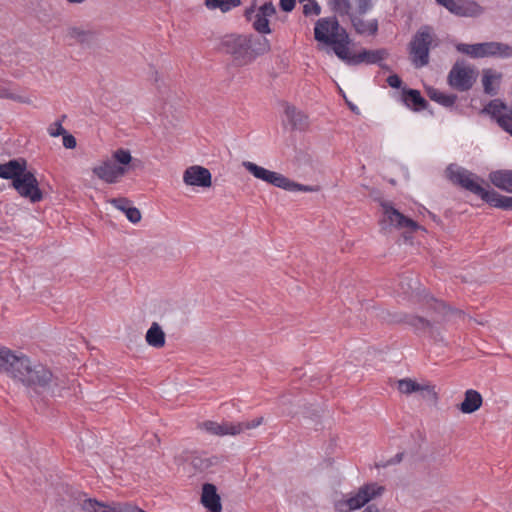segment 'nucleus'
<instances>
[{
    "instance_id": "nucleus-56",
    "label": "nucleus",
    "mask_w": 512,
    "mask_h": 512,
    "mask_svg": "<svg viewBox=\"0 0 512 512\" xmlns=\"http://www.w3.org/2000/svg\"><path fill=\"white\" fill-rule=\"evenodd\" d=\"M378 65L380 66L381 69H383L385 71H391L390 66H388L387 64L382 63V61Z\"/></svg>"
},
{
    "instance_id": "nucleus-28",
    "label": "nucleus",
    "mask_w": 512,
    "mask_h": 512,
    "mask_svg": "<svg viewBox=\"0 0 512 512\" xmlns=\"http://www.w3.org/2000/svg\"><path fill=\"white\" fill-rule=\"evenodd\" d=\"M490 182L498 189L512 193V170L500 169L489 173Z\"/></svg>"
},
{
    "instance_id": "nucleus-29",
    "label": "nucleus",
    "mask_w": 512,
    "mask_h": 512,
    "mask_svg": "<svg viewBox=\"0 0 512 512\" xmlns=\"http://www.w3.org/2000/svg\"><path fill=\"white\" fill-rule=\"evenodd\" d=\"M112 159L121 166L128 168V170L142 169L144 167L143 162L140 159L133 158L128 149H117L113 152Z\"/></svg>"
},
{
    "instance_id": "nucleus-50",
    "label": "nucleus",
    "mask_w": 512,
    "mask_h": 512,
    "mask_svg": "<svg viewBox=\"0 0 512 512\" xmlns=\"http://www.w3.org/2000/svg\"><path fill=\"white\" fill-rule=\"evenodd\" d=\"M404 452H399L395 456L388 459L384 464L383 467L391 466L400 463L403 460Z\"/></svg>"
},
{
    "instance_id": "nucleus-44",
    "label": "nucleus",
    "mask_w": 512,
    "mask_h": 512,
    "mask_svg": "<svg viewBox=\"0 0 512 512\" xmlns=\"http://www.w3.org/2000/svg\"><path fill=\"white\" fill-rule=\"evenodd\" d=\"M357 7H356V13L359 16H363L366 14L369 10L372 9L373 4L371 0H354Z\"/></svg>"
},
{
    "instance_id": "nucleus-58",
    "label": "nucleus",
    "mask_w": 512,
    "mask_h": 512,
    "mask_svg": "<svg viewBox=\"0 0 512 512\" xmlns=\"http://www.w3.org/2000/svg\"><path fill=\"white\" fill-rule=\"evenodd\" d=\"M66 119V115H62L61 118L59 120H61V123Z\"/></svg>"
},
{
    "instance_id": "nucleus-34",
    "label": "nucleus",
    "mask_w": 512,
    "mask_h": 512,
    "mask_svg": "<svg viewBox=\"0 0 512 512\" xmlns=\"http://www.w3.org/2000/svg\"><path fill=\"white\" fill-rule=\"evenodd\" d=\"M419 281L411 275H402L398 281V291L407 297L418 295Z\"/></svg>"
},
{
    "instance_id": "nucleus-8",
    "label": "nucleus",
    "mask_w": 512,
    "mask_h": 512,
    "mask_svg": "<svg viewBox=\"0 0 512 512\" xmlns=\"http://www.w3.org/2000/svg\"><path fill=\"white\" fill-rule=\"evenodd\" d=\"M380 206L383 209V214L385 216L386 221H388L390 225L394 226L397 229H408V232L403 233V237L405 238V240L412 239V236L410 235L412 232L418 229L425 230L416 221L405 216L399 210L394 208L391 202L382 200L380 201Z\"/></svg>"
},
{
    "instance_id": "nucleus-30",
    "label": "nucleus",
    "mask_w": 512,
    "mask_h": 512,
    "mask_svg": "<svg viewBox=\"0 0 512 512\" xmlns=\"http://www.w3.org/2000/svg\"><path fill=\"white\" fill-rule=\"evenodd\" d=\"M499 57L510 58L512 57V46L502 42H485L483 50V57Z\"/></svg>"
},
{
    "instance_id": "nucleus-51",
    "label": "nucleus",
    "mask_w": 512,
    "mask_h": 512,
    "mask_svg": "<svg viewBox=\"0 0 512 512\" xmlns=\"http://www.w3.org/2000/svg\"><path fill=\"white\" fill-rule=\"evenodd\" d=\"M257 12H255V5L253 4L252 6H250L249 8H247L244 12V16L246 18L247 21H252L255 19V14Z\"/></svg>"
},
{
    "instance_id": "nucleus-4",
    "label": "nucleus",
    "mask_w": 512,
    "mask_h": 512,
    "mask_svg": "<svg viewBox=\"0 0 512 512\" xmlns=\"http://www.w3.org/2000/svg\"><path fill=\"white\" fill-rule=\"evenodd\" d=\"M384 490L385 488L377 483H366L358 489L355 495L335 501L334 509L337 512H351L366 506L362 512H380L377 505L368 503L381 496Z\"/></svg>"
},
{
    "instance_id": "nucleus-11",
    "label": "nucleus",
    "mask_w": 512,
    "mask_h": 512,
    "mask_svg": "<svg viewBox=\"0 0 512 512\" xmlns=\"http://www.w3.org/2000/svg\"><path fill=\"white\" fill-rule=\"evenodd\" d=\"M399 321L410 326L416 335L427 333L435 341L444 340L441 329L435 325V321L413 314H403Z\"/></svg>"
},
{
    "instance_id": "nucleus-38",
    "label": "nucleus",
    "mask_w": 512,
    "mask_h": 512,
    "mask_svg": "<svg viewBox=\"0 0 512 512\" xmlns=\"http://www.w3.org/2000/svg\"><path fill=\"white\" fill-rule=\"evenodd\" d=\"M205 5L208 9H220L225 13L240 6L241 0H205Z\"/></svg>"
},
{
    "instance_id": "nucleus-1",
    "label": "nucleus",
    "mask_w": 512,
    "mask_h": 512,
    "mask_svg": "<svg viewBox=\"0 0 512 512\" xmlns=\"http://www.w3.org/2000/svg\"><path fill=\"white\" fill-rule=\"evenodd\" d=\"M220 50L231 57L233 66L244 67L267 54L271 44L265 36L232 33L221 39Z\"/></svg>"
},
{
    "instance_id": "nucleus-12",
    "label": "nucleus",
    "mask_w": 512,
    "mask_h": 512,
    "mask_svg": "<svg viewBox=\"0 0 512 512\" xmlns=\"http://www.w3.org/2000/svg\"><path fill=\"white\" fill-rule=\"evenodd\" d=\"M428 310L432 311L436 317L431 321H435V325H442L451 321L452 319H464L465 312L461 309L455 308L447 304L443 300L431 297L427 301Z\"/></svg>"
},
{
    "instance_id": "nucleus-37",
    "label": "nucleus",
    "mask_w": 512,
    "mask_h": 512,
    "mask_svg": "<svg viewBox=\"0 0 512 512\" xmlns=\"http://www.w3.org/2000/svg\"><path fill=\"white\" fill-rule=\"evenodd\" d=\"M484 48H485V42L477 43V44L459 43L456 45V49L458 52L467 54L472 58H483Z\"/></svg>"
},
{
    "instance_id": "nucleus-22",
    "label": "nucleus",
    "mask_w": 512,
    "mask_h": 512,
    "mask_svg": "<svg viewBox=\"0 0 512 512\" xmlns=\"http://www.w3.org/2000/svg\"><path fill=\"white\" fill-rule=\"evenodd\" d=\"M338 28L339 29H337V32H334L332 43H330L329 46L332 47L335 55L341 61H344L346 60V57L351 53L349 49L351 39L345 28H343L340 24Z\"/></svg>"
},
{
    "instance_id": "nucleus-26",
    "label": "nucleus",
    "mask_w": 512,
    "mask_h": 512,
    "mask_svg": "<svg viewBox=\"0 0 512 512\" xmlns=\"http://www.w3.org/2000/svg\"><path fill=\"white\" fill-rule=\"evenodd\" d=\"M116 209L125 214L131 223H138L141 221V212L138 208L132 206V201L126 197H117L109 200Z\"/></svg>"
},
{
    "instance_id": "nucleus-45",
    "label": "nucleus",
    "mask_w": 512,
    "mask_h": 512,
    "mask_svg": "<svg viewBox=\"0 0 512 512\" xmlns=\"http://www.w3.org/2000/svg\"><path fill=\"white\" fill-rule=\"evenodd\" d=\"M48 133L52 137H58L66 133V129H64V127L62 126L61 120H57L50 125V127L48 128Z\"/></svg>"
},
{
    "instance_id": "nucleus-7",
    "label": "nucleus",
    "mask_w": 512,
    "mask_h": 512,
    "mask_svg": "<svg viewBox=\"0 0 512 512\" xmlns=\"http://www.w3.org/2000/svg\"><path fill=\"white\" fill-rule=\"evenodd\" d=\"M11 186L17 191V193L26 199H29L32 203L40 202L43 199V192L39 188V182L35 176L34 171L28 170L20 174Z\"/></svg>"
},
{
    "instance_id": "nucleus-54",
    "label": "nucleus",
    "mask_w": 512,
    "mask_h": 512,
    "mask_svg": "<svg viewBox=\"0 0 512 512\" xmlns=\"http://www.w3.org/2000/svg\"><path fill=\"white\" fill-rule=\"evenodd\" d=\"M0 97L14 99V96L11 93H8L7 90H1Z\"/></svg>"
},
{
    "instance_id": "nucleus-35",
    "label": "nucleus",
    "mask_w": 512,
    "mask_h": 512,
    "mask_svg": "<svg viewBox=\"0 0 512 512\" xmlns=\"http://www.w3.org/2000/svg\"><path fill=\"white\" fill-rule=\"evenodd\" d=\"M190 463L192 467L198 472H205L212 466L219 463L217 456L206 457L203 455H192Z\"/></svg>"
},
{
    "instance_id": "nucleus-39",
    "label": "nucleus",
    "mask_w": 512,
    "mask_h": 512,
    "mask_svg": "<svg viewBox=\"0 0 512 512\" xmlns=\"http://www.w3.org/2000/svg\"><path fill=\"white\" fill-rule=\"evenodd\" d=\"M500 79L501 74H494L492 69H484L482 75V84L484 88V92L490 96H495L497 94V89L492 86L493 79Z\"/></svg>"
},
{
    "instance_id": "nucleus-25",
    "label": "nucleus",
    "mask_w": 512,
    "mask_h": 512,
    "mask_svg": "<svg viewBox=\"0 0 512 512\" xmlns=\"http://www.w3.org/2000/svg\"><path fill=\"white\" fill-rule=\"evenodd\" d=\"M26 167L27 160L22 157L11 159L6 163H0V178L11 180V183H13L14 179L20 176Z\"/></svg>"
},
{
    "instance_id": "nucleus-40",
    "label": "nucleus",
    "mask_w": 512,
    "mask_h": 512,
    "mask_svg": "<svg viewBox=\"0 0 512 512\" xmlns=\"http://www.w3.org/2000/svg\"><path fill=\"white\" fill-rule=\"evenodd\" d=\"M252 27L260 34L259 36H265V34H270L272 32L268 17L262 16L259 13L255 14Z\"/></svg>"
},
{
    "instance_id": "nucleus-36",
    "label": "nucleus",
    "mask_w": 512,
    "mask_h": 512,
    "mask_svg": "<svg viewBox=\"0 0 512 512\" xmlns=\"http://www.w3.org/2000/svg\"><path fill=\"white\" fill-rule=\"evenodd\" d=\"M95 34L92 30H84L76 26L70 27L67 31L68 37L77 40L80 44L89 43L95 37Z\"/></svg>"
},
{
    "instance_id": "nucleus-46",
    "label": "nucleus",
    "mask_w": 512,
    "mask_h": 512,
    "mask_svg": "<svg viewBox=\"0 0 512 512\" xmlns=\"http://www.w3.org/2000/svg\"><path fill=\"white\" fill-rule=\"evenodd\" d=\"M257 13L269 18L276 13V9L272 2H265L259 7Z\"/></svg>"
},
{
    "instance_id": "nucleus-15",
    "label": "nucleus",
    "mask_w": 512,
    "mask_h": 512,
    "mask_svg": "<svg viewBox=\"0 0 512 512\" xmlns=\"http://www.w3.org/2000/svg\"><path fill=\"white\" fill-rule=\"evenodd\" d=\"M92 172L99 179L103 180L108 184H114L118 182V179L124 176L128 172V168L121 166L115 161L106 160L100 165L95 166Z\"/></svg>"
},
{
    "instance_id": "nucleus-27",
    "label": "nucleus",
    "mask_w": 512,
    "mask_h": 512,
    "mask_svg": "<svg viewBox=\"0 0 512 512\" xmlns=\"http://www.w3.org/2000/svg\"><path fill=\"white\" fill-rule=\"evenodd\" d=\"M482 403V395L474 389H468L464 394V400L458 404V409L464 414H472L480 409Z\"/></svg>"
},
{
    "instance_id": "nucleus-32",
    "label": "nucleus",
    "mask_w": 512,
    "mask_h": 512,
    "mask_svg": "<svg viewBox=\"0 0 512 512\" xmlns=\"http://www.w3.org/2000/svg\"><path fill=\"white\" fill-rule=\"evenodd\" d=\"M165 339L166 336L161 326L157 322H153L145 335L147 344L154 348H162L165 346Z\"/></svg>"
},
{
    "instance_id": "nucleus-43",
    "label": "nucleus",
    "mask_w": 512,
    "mask_h": 512,
    "mask_svg": "<svg viewBox=\"0 0 512 512\" xmlns=\"http://www.w3.org/2000/svg\"><path fill=\"white\" fill-rule=\"evenodd\" d=\"M423 399L427 400L430 404L436 405L438 402V393L435 391L434 385H422V389H419Z\"/></svg>"
},
{
    "instance_id": "nucleus-33",
    "label": "nucleus",
    "mask_w": 512,
    "mask_h": 512,
    "mask_svg": "<svg viewBox=\"0 0 512 512\" xmlns=\"http://www.w3.org/2000/svg\"><path fill=\"white\" fill-rule=\"evenodd\" d=\"M285 114L294 130H305L308 126L307 116L296 109L295 106L287 105Z\"/></svg>"
},
{
    "instance_id": "nucleus-10",
    "label": "nucleus",
    "mask_w": 512,
    "mask_h": 512,
    "mask_svg": "<svg viewBox=\"0 0 512 512\" xmlns=\"http://www.w3.org/2000/svg\"><path fill=\"white\" fill-rule=\"evenodd\" d=\"M480 114L489 115L505 132L512 136V108L499 99H493L485 105Z\"/></svg>"
},
{
    "instance_id": "nucleus-31",
    "label": "nucleus",
    "mask_w": 512,
    "mask_h": 512,
    "mask_svg": "<svg viewBox=\"0 0 512 512\" xmlns=\"http://www.w3.org/2000/svg\"><path fill=\"white\" fill-rule=\"evenodd\" d=\"M425 92L432 101H435L445 108L453 107L458 99L456 94H445L432 86L426 87Z\"/></svg>"
},
{
    "instance_id": "nucleus-6",
    "label": "nucleus",
    "mask_w": 512,
    "mask_h": 512,
    "mask_svg": "<svg viewBox=\"0 0 512 512\" xmlns=\"http://www.w3.org/2000/svg\"><path fill=\"white\" fill-rule=\"evenodd\" d=\"M431 43L432 36L428 26L419 29L415 33L409 44L411 60L415 67L428 65Z\"/></svg>"
},
{
    "instance_id": "nucleus-48",
    "label": "nucleus",
    "mask_w": 512,
    "mask_h": 512,
    "mask_svg": "<svg viewBox=\"0 0 512 512\" xmlns=\"http://www.w3.org/2000/svg\"><path fill=\"white\" fill-rule=\"evenodd\" d=\"M386 81H387L388 85L392 88H395V89L403 88L402 87L403 81L397 74L389 75L388 78L386 79Z\"/></svg>"
},
{
    "instance_id": "nucleus-18",
    "label": "nucleus",
    "mask_w": 512,
    "mask_h": 512,
    "mask_svg": "<svg viewBox=\"0 0 512 512\" xmlns=\"http://www.w3.org/2000/svg\"><path fill=\"white\" fill-rule=\"evenodd\" d=\"M23 363H26V355H17L9 348L0 346V372L7 373L15 378V374Z\"/></svg>"
},
{
    "instance_id": "nucleus-41",
    "label": "nucleus",
    "mask_w": 512,
    "mask_h": 512,
    "mask_svg": "<svg viewBox=\"0 0 512 512\" xmlns=\"http://www.w3.org/2000/svg\"><path fill=\"white\" fill-rule=\"evenodd\" d=\"M286 191L294 192V191H302V192H314L318 190V187L303 185L297 183L288 177L285 176L284 182L282 183V188Z\"/></svg>"
},
{
    "instance_id": "nucleus-14",
    "label": "nucleus",
    "mask_w": 512,
    "mask_h": 512,
    "mask_svg": "<svg viewBox=\"0 0 512 512\" xmlns=\"http://www.w3.org/2000/svg\"><path fill=\"white\" fill-rule=\"evenodd\" d=\"M388 57V51L385 48L376 50L361 49L357 53H350L343 62L348 66H357L362 63L367 65L380 64Z\"/></svg>"
},
{
    "instance_id": "nucleus-17",
    "label": "nucleus",
    "mask_w": 512,
    "mask_h": 512,
    "mask_svg": "<svg viewBox=\"0 0 512 512\" xmlns=\"http://www.w3.org/2000/svg\"><path fill=\"white\" fill-rule=\"evenodd\" d=\"M183 181L189 186L209 188L212 185V175L207 168L194 165L184 171Z\"/></svg>"
},
{
    "instance_id": "nucleus-16",
    "label": "nucleus",
    "mask_w": 512,
    "mask_h": 512,
    "mask_svg": "<svg viewBox=\"0 0 512 512\" xmlns=\"http://www.w3.org/2000/svg\"><path fill=\"white\" fill-rule=\"evenodd\" d=\"M339 21L335 16L320 18L314 27V38L317 42L328 45L332 43L333 34L337 32Z\"/></svg>"
},
{
    "instance_id": "nucleus-49",
    "label": "nucleus",
    "mask_w": 512,
    "mask_h": 512,
    "mask_svg": "<svg viewBox=\"0 0 512 512\" xmlns=\"http://www.w3.org/2000/svg\"><path fill=\"white\" fill-rule=\"evenodd\" d=\"M296 5V0H280L279 7L283 12H291Z\"/></svg>"
},
{
    "instance_id": "nucleus-19",
    "label": "nucleus",
    "mask_w": 512,
    "mask_h": 512,
    "mask_svg": "<svg viewBox=\"0 0 512 512\" xmlns=\"http://www.w3.org/2000/svg\"><path fill=\"white\" fill-rule=\"evenodd\" d=\"M242 165L255 178L262 180L275 187L282 188V183L284 182L285 179V176L283 174L270 171L250 161H244Z\"/></svg>"
},
{
    "instance_id": "nucleus-57",
    "label": "nucleus",
    "mask_w": 512,
    "mask_h": 512,
    "mask_svg": "<svg viewBox=\"0 0 512 512\" xmlns=\"http://www.w3.org/2000/svg\"><path fill=\"white\" fill-rule=\"evenodd\" d=\"M66 1L71 4H81V3L85 2L86 0H66Z\"/></svg>"
},
{
    "instance_id": "nucleus-23",
    "label": "nucleus",
    "mask_w": 512,
    "mask_h": 512,
    "mask_svg": "<svg viewBox=\"0 0 512 512\" xmlns=\"http://www.w3.org/2000/svg\"><path fill=\"white\" fill-rule=\"evenodd\" d=\"M201 503L209 512H221L222 504L217 487L212 483H204L202 486Z\"/></svg>"
},
{
    "instance_id": "nucleus-59",
    "label": "nucleus",
    "mask_w": 512,
    "mask_h": 512,
    "mask_svg": "<svg viewBox=\"0 0 512 512\" xmlns=\"http://www.w3.org/2000/svg\"><path fill=\"white\" fill-rule=\"evenodd\" d=\"M139 512H146V511H144V510H142L141 508H139Z\"/></svg>"
},
{
    "instance_id": "nucleus-42",
    "label": "nucleus",
    "mask_w": 512,
    "mask_h": 512,
    "mask_svg": "<svg viewBox=\"0 0 512 512\" xmlns=\"http://www.w3.org/2000/svg\"><path fill=\"white\" fill-rule=\"evenodd\" d=\"M422 389V385L410 378H404L398 381V390L403 394H411Z\"/></svg>"
},
{
    "instance_id": "nucleus-55",
    "label": "nucleus",
    "mask_w": 512,
    "mask_h": 512,
    "mask_svg": "<svg viewBox=\"0 0 512 512\" xmlns=\"http://www.w3.org/2000/svg\"><path fill=\"white\" fill-rule=\"evenodd\" d=\"M428 213H429L430 218H431L435 223H437V224H441V223H442L441 219H440L437 215H435V214H434V213H432V212H428Z\"/></svg>"
},
{
    "instance_id": "nucleus-9",
    "label": "nucleus",
    "mask_w": 512,
    "mask_h": 512,
    "mask_svg": "<svg viewBox=\"0 0 512 512\" xmlns=\"http://www.w3.org/2000/svg\"><path fill=\"white\" fill-rule=\"evenodd\" d=\"M264 418L257 417L251 421H244L238 423H229L223 422L218 423L215 421H205L202 424V427L210 434L224 436V435H237L242 433L245 430H250L258 427L263 423Z\"/></svg>"
},
{
    "instance_id": "nucleus-3",
    "label": "nucleus",
    "mask_w": 512,
    "mask_h": 512,
    "mask_svg": "<svg viewBox=\"0 0 512 512\" xmlns=\"http://www.w3.org/2000/svg\"><path fill=\"white\" fill-rule=\"evenodd\" d=\"M447 178L457 186L479 196L481 200L488 205L503 209L512 210V197L499 194L497 191L483 188L480 182H484L477 174L472 173L464 168L454 169V165L450 164L447 169Z\"/></svg>"
},
{
    "instance_id": "nucleus-21",
    "label": "nucleus",
    "mask_w": 512,
    "mask_h": 512,
    "mask_svg": "<svg viewBox=\"0 0 512 512\" xmlns=\"http://www.w3.org/2000/svg\"><path fill=\"white\" fill-rule=\"evenodd\" d=\"M401 101L407 108L414 112L426 110L429 106L428 101L421 95L419 90L407 86L402 88Z\"/></svg>"
},
{
    "instance_id": "nucleus-47",
    "label": "nucleus",
    "mask_w": 512,
    "mask_h": 512,
    "mask_svg": "<svg viewBox=\"0 0 512 512\" xmlns=\"http://www.w3.org/2000/svg\"><path fill=\"white\" fill-rule=\"evenodd\" d=\"M62 137H63V146L66 149H74L76 147L77 141H76V138L72 134H70L66 131V133H64L62 135Z\"/></svg>"
},
{
    "instance_id": "nucleus-24",
    "label": "nucleus",
    "mask_w": 512,
    "mask_h": 512,
    "mask_svg": "<svg viewBox=\"0 0 512 512\" xmlns=\"http://www.w3.org/2000/svg\"><path fill=\"white\" fill-rule=\"evenodd\" d=\"M484 8L474 0H455L451 9L452 14L459 17H479L484 13Z\"/></svg>"
},
{
    "instance_id": "nucleus-5",
    "label": "nucleus",
    "mask_w": 512,
    "mask_h": 512,
    "mask_svg": "<svg viewBox=\"0 0 512 512\" xmlns=\"http://www.w3.org/2000/svg\"><path fill=\"white\" fill-rule=\"evenodd\" d=\"M329 5L332 6V10L339 15H347L350 22L359 35H376L378 32V20L372 19L368 22L364 21L360 16L350 12L351 3L350 0H328Z\"/></svg>"
},
{
    "instance_id": "nucleus-13",
    "label": "nucleus",
    "mask_w": 512,
    "mask_h": 512,
    "mask_svg": "<svg viewBox=\"0 0 512 512\" xmlns=\"http://www.w3.org/2000/svg\"><path fill=\"white\" fill-rule=\"evenodd\" d=\"M474 82L473 70L463 67L459 61L453 65L448 74L449 85L461 92L470 90Z\"/></svg>"
},
{
    "instance_id": "nucleus-20",
    "label": "nucleus",
    "mask_w": 512,
    "mask_h": 512,
    "mask_svg": "<svg viewBox=\"0 0 512 512\" xmlns=\"http://www.w3.org/2000/svg\"><path fill=\"white\" fill-rule=\"evenodd\" d=\"M81 508L85 512H139V507L129 503L108 505L99 502L95 498H86L81 503Z\"/></svg>"
},
{
    "instance_id": "nucleus-52",
    "label": "nucleus",
    "mask_w": 512,
    "mask_h": 512,
    "mask_svg": "<svg viewBox=\"0 0 512 512\" xmlns=\"http://www.w3.org/2000/svg\"><path fill=\"white\" fill-rule=\"evenodd\" d=\"M439 5L445 7L449 12L453 7L455 0H435Z\"/></svg>"
},
{
    "instance_id": "nucleus-53",
    "label": "nucleus",
    "mask_w": 512,
    "mask_h": 512,
    "mask_svg": "<svg viewBox=\"0 0 512 512\" xmlns=\"http://www.w3.org/2000/svg\"><path fill=\"white\" fill-rule=\"evenodd\" d=\"M344 98H345V101H346L348 107L350 108V110L355 112V113H359L358 107L356 105H354L352 102L348 101L345 96H344Z\"/></svg>"
},
{
    "instance_id": "nucleus-2",
    "label": "nucleus",
    "mask_w": 512,
    "mask_h": 512,
    "mask_svg": "<svg viewBox=\"0 0 512 512\" xmlns=\"http://www.w3.org/2000/svg\"><path fill=\"white\" fill-rule=\"evenodd\" d=\"M15 378L28 388L31 398L44 393L60 396L61 389L65 387L64 381L55 376L48 367L41 363L33 364L27 356L26 363L19 367Z\"/></svg>"
}]
</instances>
